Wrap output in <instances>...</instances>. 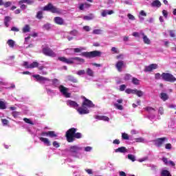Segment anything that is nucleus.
Wrapping results in <instances>:
<instances>
[{"label":"nucleus","instance_id":"obj_16","mask_svg":"<svg viewBox=\"0 0 176 176\" xmlns=\"http://www.w3.org/2000/svg\"><path fill=\"white\" fill-rule=\"evenodd\" d=\"M116 153H126L127 148L124 146H121L115 150Z\"/></svg>","mask_w":176,"mask_h":176},{"label":"nucleus","instance_id":"obj_43","mask_svg":"<svg viewBox=\"0 0 176 176\" xmlns=\"http://www.w3.org/2000/svg\"><path fill=\"white\" fill-rule=\"evenodd\" d=\"M128 159L131 160V162H134L135 160V156L133 155L132 154L128 155Z\"/></svg>","mask_w":176,"mask_h":176},{"label":"nucleus","instance_id":"obj_59","mask_svg":"<svg viewBox=\"0 0 176 176\" xmlns=\"http://www.w3.org/2000/svg\"><path fill=\"white\" fill-rule=\"evenodd\" d=\"M113 144H115L116 145H119L120 144V140L118 139H116L113 141Z\"/></svg>","mask_w":176,"mask_h":176},{"label":"nucleus","instance_id":"obj_23","mask_svg":"<svg viewBox=\"0 0 176 176\" xmlns=\"http://www.w3.org/2000/svg\"><path fill=\"white\" fill-rule=\"evenodd\" d=\"M93 19H94V14H89V15L83 16V20H85L87 21L93 20Z\"/></svg>","mask_w":176,"mask_h":176},{"label":"nucleus","instance_id":"obj_1","mask_svg":"<svg viewBox=\"0 0 176 176\" xmlns=\"http://www.w3.org/2000/svg\"><path fill=\"white\" fill-rule=\"evenodd\" d=\"M82 98H83L84 100L82 103V107H79L77 109V111L78 112V113H80V115H86L90 112V111H89V109L87 108H94L96 105L93 103L91 100L87 99L86 97L82 96Z\"/></svg>","mask_w":176,"mask_h":176},{"label":"nucleus","instance_id":"obj_25","mask_svg":"<svg viewBox=\"0 0 176 176\" xmlns=\"http://www.w3.org/2000/svg\"><path fill=\"white\" fill-rule=\"evenodd\" d=\"M39 67V63L38 62L34 61L32 64L30 65L28 68H30V69H32V68H38Z\"/></svg>","mask_w":176,"mask_h":176},{"label":"nucleus","instance_id":"obj_47","mask_svg":"<svg viewBox=\"0 0 176 176\" xmlns=\"http://www.w3.org/2000/svg\"><path fill=\"white\" fill-rule=\"evenodd\" d=\"M83 50V47H80V48H74V53H80Z\"/></svg>","mask_w":176,"mask_h":176},{"label":"nucleus","instance_id":"obj_4","mask_svg":"<svg viewBox=\"0 0 176 176\" xmlns=\"http://www.w3.org/2000/svg\"><path fill=\"white\" fill-rule=\"evenodd\" d=\"M58 59L62 63H65L66 64H74V60L78 61V64H83L85 63V59L79 57H74L70 58H67L65 57H58Z\"/></svg>","mask_w":176,"mask_h":176},{"label":"nucleus","instance_id":"obj_14","mask_svg":"<svg viewBox=\"0 0 176 176\" xmlns=\"http://www.w3.org/2000/svg\"><path fill=\"white\" fill-rule=\"evenodd\" d=\"M55 24L58 25H64V19L60 16H56L54 18Z\"/></svg>","mask_w":176,"mask_h":176},{"label":"nucleus","instance_id":"obj_61","mask_svg":"<svg viewBox=\"0 0 176 176\" xmlns=\"http://www.w3.org/2000/svg\"><path fill=\"white\" fill-rule=\"evenodd\" d=\"M111 52H113V53H116V54H118L119 53V52L118 51V48L115 47H113L111 48Z\"/></svg>","mask_w":176,"mask_h":176},{"label":"nucleus","instance_id":"obj_20","mask_svg":"<svg viewBox=\"0 0 176 176\" xmlns=\"http://www.w3.org/2000/svg\"><path fill=\"white\" fill-rule=\"evenodd\" d=\"M39 140L40 141H41V142H43L44 144H45L47 146H50L51 144H50V140H49V139L46 138H40Z\"/></svg>","mask_w":176,"mask_h":176},{"label":"nucleus","instance_id":"obj_62","mask_svg":"<svg viewBox=\"0 0 176 176\" xmlns=\"http://www.w3.org/2000/svg\"><path fill=\"white\" fill-rule=\"evenodd\" d=\"M165 148H166V149H171V148H172L171 144H170V143L166 144L165 145Z\"/></svg>","mask_w":176,"mask_h":176},{"label":"nucleus","instance_id":"obj_53","mask_svg":"<svg viewBox=\"0 0 176 176\" xmlns=\"http://www.w3.org/2000/svg\"><path fill=\"white\" fill-rule=\"evenodd\" d=\"M126 90V85H122L120 86V91H124Z\"/></svg>","mask_w":176,"mask_h":176},{"label":"nucleus","instance_id":"obj_32","mask_svg":"<svg viewBox=\"0 0 176 176\" xmlns=\"http://www.w3.org/2000/svg\"><path fill=\"white\" fill-rule=\"evenodd\" d=\"M30 25H25V27L23 28L22 31L24 34L27 32H30Z\"/></svg>","mask_w":176,"mask_h":176},{"label":"nucleus","instance_id":"obj_11","mask_svg":"<svg viewBox=\"0 0 176 176\" xmlns=\"http://www.w3.org/2000/svg\"><path fill=\"white\" fill-rule=\"evenodd\" d=\"M59 89L60 93H62L66 98H69V97H71V94L68 93V88L64 87V85H60Z\"/></svg>","mask_w":176,"mask_h":176},{"label":"nucleus","instance_id":"obj_52","mask_svg":"<svg viewBox=\"0 0 176 176\" xmlns=\"http://www.w3.org/2000/svg\"><path fill=\"white\" fill-rule=\"evenodd\" d=\"M162 14H163V16L167 19V16H168V12H167V10H162Z\"/></svg>","mask_w":176,"mask_h":176},{"label":"nucleus","instance_id":"obj_18","mask_svg":"<svg viewBox=\"0 0 176 176\" xmlns=\"http://www.w3.org/2000/svg\"><path fill=\"white\" fill-rule=\"evenodd\" d=\"M107 14H113V10H103L101 13L102 17H106Z\"/></svg>","mask_w":176,"mask_h":176},{"label":"nucleus","instance_id":"obj_24","mask_svg":"<svg viewBox=\"0 0 176 176\" xmlns=\"http://www.w3.org/2000/svg\"><path fill=\"white\" fill-rule=\"evenodd\" d=\"M160 98L164 101H167V100L168 99V95H167V94L164 92H162L160 94Z\"/></svg>","mask_w":176,"mask_h":176},{"label":"nucleus","instance_id":"obj_44","mask_svg":"<svg viewBox=\"0 0 176 176\" xmlns=\"http://www.w3.org/2000/svg\"><path fill=\"white\" fill-rule=\"evenodd\" d=\"M52 145L54 146V148H60V143H58L57 141H54L52 142Z\"/></svg>","mask_w":176,"mask_h":176},{"label":"nucleus","instance_id":"obj_21","mask_svg":"<svg viewBox=\"0 0 176 176\" xmlns=\"http://www.w3.org/2000/svg\"><path fill=\"white\" fill-rule=\"evenodd\" d=\"M142 35L143 36V42H144L146 45H151V40L148 39V36L144 33H142Z\"/></svg>","mask_w":176,"mask_h":176},{"label":"nucleus","instance_id":"obj_2","mask_svg":"<svg viewBox=\"0 0 176 176\" xmlns=\"http://www.w3.org/2000/svg\"><path fill=\"white\" fill-rule=\"evenodd\" d=\"M78 129L71 128L66 131L65 137L67 142H74L75 138L79 140L82 138V133L77 132Z\"/></svg>","mask_w":176,"mask_h":176},{"label":"nucleus","instance_id":"obj_38","mask_svg":"<svg viewBox=\"0 0 176 176\" xmlns=\"http://www.w3.org/2000/svg\"><path fill=\"white\" fill-rule=\"evenodd\" d=\"M6 105H8V102L1 101V109H6Z\"/></svg>","mask_w":176,"mask_h":176},{"label":"nucleus","instance_id":"obj_26","mask_svg":"<svg viewBox=\"0 0 176 176\" xmlns=\"http://www.w3.org/2000/svg\"><path fill=\"white\" fill-rule=\"evenodd\" d=\"M1 6H4V8H9L10 6H12V2L7 1L4 3L3 1H2V0H1Z\"/></svg>","mask_w":176,"mask_h":176},{"label":"nucleus","instance_id":"obj_50","mask_svg":"<svg viewBox=\"0 0 176 176\" xmlns=\"http://www.w3.org/2000/svg\"><path fill=\"white\" fill-rule=\"evenodd\" d=\"M1 122L3 126H8V124L9 123V121L6 119H1Z\"/></svg>","mask_w":176,"mask_h":176},{"label":"nucleus","instance_id":"obj_45","mask_svg":"<svg viewBox=\"0 0 176 176\" xmlns=\"http://www.w3.org/2000/svg\"><path fill=\"white\" fill-rule=\"evenodd\" d=\"M93 34L95 35H100L101 34V30L100 29H96L93 31Z\"/></svg>","mask_w":176,"mask_h":176},{"label":"nucleus","instance_id":"obj_5","mask_svg":"<svg viewBox=\"0 0 176 176\" xmlns=\"http://www.w3.org/2000/svg\"><path fill=\"white\" fill-rule=\"evenodd\" d=\"M102 52L100 51L84 52L81 53L80 56L86 57L87 58H94V57H101Z\"/></svg>","mask_w":176,"mask_h":176},{"label":"nucleus","instance_id":"obj_49","mask_svg":"<svg viewBox=\"0 0 176 176\" xmlns=\"http://www.w3.org/2000/svg\"><path fill=\"white\" fill-rule=\"evenodd\" d=\"M122 140H129V135L127 133H122Z\"/></svg>","mask_w":176,"mask_h":176},{"label":"nucleus","instance_id":"obj_13","mask_svg":"<svg viewBox=\"0 0 176 176\" xmlns=\"http://www.w3.org/2000/svg\"><path fill=\"white\" fill-rule=\"evenodd\" d=\"M82 148L78 146H71L69 151L71 153H78L79 151H82Z\"/></svg>","mask_w":176,"mask_h":176},{"label":"nucleus","instance_id":"obj_29","mask_svg":"<svg viewBox=\"0 0 176 176\" xmlns=\"http://www.w3.org/2000/svg\"><path fill=\"white\" fill-rule=\"evenodd\" d=\"M12 20V18L10 16H6L4 19V24L6 27H9V21Z\"/></svg>","mask_w":176,"mask_h":176},{"label":"nucleus","instance_id":"obj_48","mask_svg":"<svg viewBox=\"0 0 176 176\" xmlns=\"http://www.w3.org/2000/svg\"><path fill=\"white\" fill-rule=\"evenodd\" d=\"M85 74H86L85 70H79L77 72V75H79V76H82V75H85Z\"/></svg>","mask_w":176,"mask_h":176},{"label":"nucleus","instance_id":"obj_30","mask_svg":"<svg viewBox=\"0 0 176 176\" xmlns=\"http://www.w3.org/2000/svg\"><path fill=\"white\" fill-rule=\"evenodd\" d=\"M161 176H171V173L167 170H163L161 172Z\"/></svg>","mask_w":176,"mask_h":176},{"label":"nucleus","instance_id":"obj_17","mask_svg":"<svg viewBox=\"0 0 176 176\" xmlns=\"http://www.w3.org/2000/svg\"><path fill=\"white\" fill-rule=\"evenodd\" d=\"M151 6L153 8H160V6H162V3L159 0H154L151 3Z\"/></svg>","mask_w":176,"mask_h":176},{"label":"nucleus","instance_id":"obj_42","mask_svg":"<svg viewBox=\"0 0 176 176\" xmlns=\"http://www.w3.org/2000/svg\"><path fill=\"white\" fill-rule=\"evenodd\" d=\"M116 58L117 60H123V59L124 58V55L123 54H119V55H117V56H116Z\"/></svg>","mask_w":176,"mask_h":176},{"label":"nucleus","instance_id":"obj_40","mask_svg":"<svg viewBox=\"0 0 176 176\" xmlns=\"http://www.w3.org/2000/svg\"><path fill=\"white\" fill-rule=\"evenodd\" d=\"M134 92H135V89H126L125 90V93H126V94H134Z\"/></svg>","mask_w":176,"mask_h":176},{"label":"nucleus","instance_id":"obj_54","mask_svg":"<svg viewBox=\"0 0 176 176\" xmlns=\"http://www.w3.org/2000/svg\"><path fill=\"white\" fill-rule=\"evenodd\" d=\"M30 65L28 64V62L25 61L23 62V67H25L28 69H30V67H28Z\"/></svg>","mask_w":176,"mask_h":176},{"label":"nucleus","instance_id":"obj_58","mask_svg":"<svg viewBox=\"0 0 176 176\" xmlns=\"http://www.w3.org/2000/svg\"><path fill=\"white\" fill-rule=\"evenodd\" d=\"M128 18L129 19V20H135V17H134L133 16V14H128Z\"/></svg>","mask_w":176,"mask_h":176},{"label":"nucleus","instance_id":"obj_34","mask_svg":"<svg viewBox=\"0 0 176 176\" xmlns=\"http://www.w3.org/2000/svg\"><path fill=\"white\" fill-rule=\"evenodd\" d=\"M132 83L133 85H135L136 86H138V85H140V80H138L135 77H133V78H132Z\"/></svg>","mask_w":176,"mask_h":176},{"label":"nucleus","instance_id":"obj_63","mask_svg":"<svg viewBox=\"0 0 176 176\" xmlns=\"http://www.w3.org/2000/svg\"><path fill=\"white\" fill-rule=\"evenodd\" d=\"M82 28L87 32H89V31H90V27L89 26H84Z\"/></svg>","mask_w":176,"mask_h":176},{"label":"nucleus","instance_id":"obj_28","mask_svg":"<svg viewBox=\"0 0 176 176\" xmlns=\"http://www.w3.org/2000/svg\"><path fill=\"white\" fill-rule=\"evenodd\" d=\"M48 137H50V138H55L57 137V134H56L54 131H48Z\"/></svg>","mask_w":176,"mask_h":176},{"label":"nucleus","instance_id":"obj_64","mask_svg":"<svg viewBox=\"0 0 176 176\" xmlns=\"http://www.w3.org/2000/svg\"><path fill=\"white\" fill-rule=\"evenodd\" d=\"M135 140L136 142H142L144 141V139H142V138H135Z\"/></svg>","mask_w":176,"mask_h":176},{"label":"nucleus","instance_id":"obj_36","mask_svg":"<svg viewBox=\"0 0 176 176\" xmlns=\"http://www.w3.org/2000/svg\"><path fill=\"white\" fill-rule=\"evenodd\" d=\"M87 74L89 76H94V72H93V70L90 68L87 69Z\"/></svg>","mask_w":176,"mask_h":176},{"label":"nucleus","instance_id":"obj_33","mask_svg":"<svg viewBox=\"0 0 176 176\" xmlns=\"http://www.w3.org/2000/svg\"><path fill=\"white\" fill-rule=\"evenodd\" d=\"M134 94H136L138 97H142V96H144V92H142V91H138V89H135Z\"/></svg>","mask_w":176,"mask_h":176},{"label":"nucleus","instance_id":"obj_22","mask_svg":"<svg viewBox=\"0 0 176 176\" xmlns=\"http://www.w3.org/2000/svg\"><path fill=\"white\" fill-rule=\"evenodd\" d=\"M67 80L69 82H72L73 83H78V79H76L75 77L73 76L69 75L67 76Z\"/></svg>","mask_w":176,"mask_h":176},{"label":"nucleus","instance_id":"obj_19","mask_svg":"<svg viewBox=\"0 0 176 176\" xmlns=\"http://www.w3.org/2000/svg\"><path fill=\"white\" fill-rule=\"evenodd\" d=\"M95 118L98 120H104V122H109V118L105 116H96Z\"/></svg>","mask_w":176,"mask_h":176},{"label":"nucleus","instance_id":"obj_57","mask_svg":"<svg viewBox=\"0 0 176 176\" xmlns=\"http://www.w3.org/2000/svg\"><path fill=\"white\" fill-rule=\"evenodd\" d=\"M21 6H20V8H21V10H25V9H27V6H25V4H19Z\"/></svg>","mask_w":176,"mask_h":176},{"label":"nucleus","instance_id":"obj_10","mask_svg":"<svg viewBox=\"0 0 176 176\" xmlns=\"http://www.w3.org/2000/svg\"><path fill=\"white\" fill-rule=\"evenodd\" d=\"M116 68L118 72H122L123 68H126V63H124L123 60H118L116 63Z\"/></svg>","mask_w":176,"mask_h":176},{"label":"nucleus","instance_id":"obj_8","mask_svg":"<svg viewBox=\"0 0 176 176\" xmlns=\"http://www.w3.org/2000/svg\"><path fill=\"white\" fill-rule=\"evenodd\" d=\"M43 53L45 56H48L49 57H56V53L49 47L43 48Z\"/></svg>","mask_w":176,"mask_h":176},{"label":"nucleus","instance_id":"obj_31","mask_svg":"<svg viewBox=\"0 0 176 176\" xmlns=\"http://www.w3.org/2000/svg\"><path fill=\"white\" fill-rule=\"evenodd\" d=\"M36 19H38V20H42L43 19V12L38 11L36 15Z\"/></svg>","mask_w":176,"mask_h":176},{"label":"nucleus","instance_id":"obj_6","mask_svg":"<svg viewBox=\"0 0 176 176\" xmlns=\"http://www.w3.org/2000/svg\"><path fill=\"white\" fill-rule=\"evenodd\" d=\"M43 10L46 12H50L51 13H56L57 14H61V10L53 6L52 3H49L47 6L43 7Z\"/></svg>","mask_w":176,"mask_h":176},{"label":"nucleus","instance_id":"obj_60","mask_svg":"<svg viewBox=\"0 0 176 176\" xmlns=\"http://www.w3.org/2000/svg\"><path fill=\"white\" fill-rule=\"evenodd\" d=\"M140 16H144V17H146V12L144 11V10H141V11L140 12Z\"/></svg>","mask_w":176,"mask_h":176},{"label":"nucleus","instance_id":"obj_39","mask_svg":"<svg viewBox=\"0 0 176 176\" xmlns=\"http://www.w3.org/2000/svg\"><path fill=\"white\" fill-rule=\"evenodd\" d=\"M132 76L131 74H126L124 76V80H130L131 79Z\"/></svg>","mask_w":176,"mask_h":176},{"label":"nucleus","instance_id":"obj_55","mask_svg":"<svg viewBox=\"0 0 176 176\" xmlns=\"http://www.w3.org/2000/svg\"><path fill=\"white\" fill-rule=\"evenodd\" d=\"M159 113H160V115H163V113H164V109H163V107H160L159 110H158Z\"/></svg>","mask_w":176,"mask_h":176},{"label":"nucleus","instance_id":"obj_35","mask_svg":"<svg viewBox=\"0 0 176 176\" xmlns=\"http://www.w3.org/2000/svg\"><path fill=\"white\" fill-rule=\"evenodd\" d=\"M144 109L146 111V112H148V113H151L152 111L155 112L156 111V109L151 107H146L144 108Z\"/></svg>","mask_w":176,"mask_h":176},{"label":"nucleus","instance_id":"obj_27","mask_svg":"<svg viewBox=\"0 0 176 176\" xmlns=\"http://www.w3.org/2000/svg\"><path fill=\"white\" fill-rule=\"evenodd\" d=\"M7 45H8V46H10L12 49H13V47H14L15 42L12 39H9L7 41Z\"/></svg>","mask_w":176,"mask_h":176},{"label":"nucleus","instance_id":"obj_7","mask_svg":"<svg viewBox=\"0 0 176 176\" xmlns=\"http://www.w3.org/2000/svg\"><path fill=\"white\" fill-rule=\"evenodd\" d=\"M33 78H35L36 82H38V83H41V85H45L46 82H49V80H50L49 78L43 77L39 74L33 75Z\"/></svg>","mask_w":176,"mask_h":176},{"label":"nucleus","instance_id":"obj_46","mask_svg":"<svg viewBox=\"0 0 176 176\" xmlns=\"http://www.w3.org/2000/svg\"><path fill=\"white\" fill-rule=\"evenodd\" d=\"M169 34H170V36L171 38H175L176 34H175V32L174 30H170Z\"/></svg>","mask_w":176,"mask_h":176},{"label":"nucleus","instance_id":"obj_41","mask_svg":"<svg viewBox=\"0 0 176 176\" xmlns=\"http://www.w3.org/2000/svg\"><path fill=\"white\" fill-rule=\"evenodd\" d=\"M23 120L25 123H28V124L34 125V122L27 118H23Z\"/></svg>","mask_w":176,"mask_h":176},{"label":"nucleus","instance_id":"obj_3","mask_svg":"<svg viewBox=\"0 0 176 176\" xmlns=\"http://www.w3.org/2000/svg\"><path fill=\"white\" fill-rule=\"evenodd\" d=\"M155 78L157 80L162 78L163 80H165V82H170V83L176 82V78L170 73H162V75H160V73H157L155 74Z\"/></svg>","mask_w":176,"mask_h":176},{"label":"nucleus","instance_id":"obj_51","mask_svg":"<svg viewBox=\"0 0 176 176\" xmlns=\"http://www.w3.org/2000/svg\"><path fill=\"white\" fill-rule=\"evenodd\" d=\"M12 115L14 118H17L20 115V113L19 111H13Z\"/></svg>","mask_w":176,"mask_h":176},{"label":"nucleus","instance_id":"obj_9","mask_svg":"<svg viewBox=\"0 0 176 176\" xmlns=\"http://www.w3.org/2000/svg\"><path fill=\"white\" fill-rule=\"evenodd\" d=\"M168 141V138H160L155 140V143L156 146L160 148V146H163V144L167 142Z\"/></svg>","mask_w":176,"mask_h":176},{"label":"nucleus","instance_id":"obj_15","mask_svg":"<svg viewBox=\"0 0 176 176\" xmlns=\"http://www.w3.org/2000/svg\"><path fill=\"white\" fill-rule=\"evenodd\" d=\"M67 105H69L71 108H74V109H77L79 108V104L74 100H68Z\"/></svg>","mask_w":176,"mask_h":176},{"label":"nucleus","instance_id":"obj_56","mask_svg":"<svg viewBox=\"0 0 176 176\" xmlns=\"http://www.w3.org/2000/svg\"><path fill=\"white\" fill-rule=\"evenodd\" d=\"M41 135L43 137H49V131L46 132V131H43L41 133Z\"/></svg>","mask_w":176,"mask_h":176},{"label":"nucleus","instance_id":"obj_37","mask_svg":"<svg viewBox=\"0 0 176 176\" xmlns=\"http://www.w3.org/2000/svg\"><path fill=\"white\" fill-rule=\"evenodd\" d=\"M115 108L119 109V111H123V106L122 104H119L118 103L114 104Z\"/></svg>","mask_w":176,"mask_h":176},{"label":"nucleus","instance_id":"obj_12","mask_svg":"<svg viewBox=\"0 0 176 176\" xmlns=\"http://www.w3.org/2000/svg\"><path fill=\"white\" fill-rule=\"evenodd\" d=\"M153 69H157V64L153 63L148 66H146L144 68V72H151Z\"/></svg>","mask_w":176,"mask_h":176}]
</instances>
